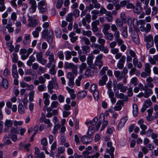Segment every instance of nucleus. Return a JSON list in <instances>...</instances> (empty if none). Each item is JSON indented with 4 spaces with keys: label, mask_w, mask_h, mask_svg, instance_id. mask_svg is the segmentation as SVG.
I'll list each match as a JSON object with an SVG mask.
<instances>
[{
    "label": "nucleus",
    "mask_w": 158,
    "mask_h": 158,
    "mask_svg": "<svg viewBox=\"0 0 158 158\" xmlns=\"http://www.w3.org/2000/svg\"><path fill=\"white\" fill-rule=\"evenodd\" d=\"M98 43L101 44L100 45L97 44H92L90 45L91 47L93 49H100L101 48H104V44L105 43L106 40L105 39L102 38H98Z\"/></svg>",
    "instance_id": "1"
},
{
    "label": "nucleus",
    "mask_w": 158,
    "mask_h": 158,
    "mask_svg": "<svg viewBox=\"0 0 158 158\" xmlns=\"http://www.w3.org/2000/svg\"><path fill=\"white\" fill-rule=\"evenodd\" d=\"M113 89L114 92H116L117 90L119 91V89H120V92L124 93L127 90V87L123 86L121 83H119L117 84L114 83L113 85Z\"/></svg>",
    "instance_id": "2"
},
{
    "label": "nucleus",
    "mask_w": 158,
    "mask_h": 158,
    "mask_svg": "<svg viewBox=\"0 0 158 158\" xmlns=\"http://www.w3.org/2000/svg\"><path fill=\"white\" fill-rule=\"evenodd\" d=\"M153 94V90L151 89H147L145 90L144 94L143 92H141L137 95V97L140 98L143 96L146 98H147L150 97V95Z\"/></svg>",
    "instance_id": "3"
},
{
    "label": "nucleus",
    "mask_w": 158,
    "mask_h": 158,
    "mask_svg": "<svg viewBox=\"0 0 158 158\" xmlns=\"http://www.w3.org/2000/svg\"><path fill=\"white\" fill-rule=\"evenodd\" d=\"M45 56L48 57L49 61L55 63L56 59H55L54 53L50 50L47 51L45 53Z\"/></svg>",
    "instance_id": "4"
},
{
    "label": "nucleus",
    "mask_w": 158,
    "mask_h": 158,
    "mask_svg": "<svg viewBox=\"0 0 158 158\" xmlns=\"http://www.w3.org/2000/svg\"><path fill=\"white\" fill-rule=\"evenodd\" d=\"M131 36L132 39L136 44H139L140 43L139 36L138 33L136 31L133 30L132 31Z\"/></svg>",
    "instance_id": "5"
},
{
    "label": "nucleus",
    "mask_w": 158,
    "mask_h": 158,
    "mask_svg": "<svg viewBox=\"0 0 158 158\" xmlns=\"http://www.w3.org/2000/svg\"><path fill=\"white\" fill-rule=\"evenodd\" d=\"M28 21L29 23L27 25L28 27H34L38 24V20L36 19H34L31 17H29Z\"/></svg>",
    "instance_id": "6"
},
{
    "label": "nucleus",
    "mask_w": 158,
    "mask_h": 158,
    "mask_svg": "<svg viewBox=\"0 0 158 158\" xmlns=\"http://www.w3.org/2000/svg\"><path fill=\"white\" fill-rule=\"evenodd\" d=\"M40 150L38 148H35L34 157L35 158H45V155L43 152H41L40 154Z\"/></svg>",
    "instance_id": "7"
},
{
    "label": "nucleus",
    "mask_w": 158,
    "mask_h": 158,
    "mask_svg": "<svg viewBox=\"0 0 158 158\" xmlns=\"http://www.w3.org/2000/svg\"><path fill=\"white\" fill-rule=\"evenodd\" d=\"M13 124V122L12 120L10 119H6L4 123L5 127L4 129L5 132H6L9 130V128L11 127Z\"/></svg>",
    "instance_id": "8"
},
{
    "label": "nucleus",
    "mask_w": 158,
    "mask_h": 158,
    "mask_svg": "<svg viewBox=\"0 0 158 158\" xmlns=\"http://www.w3.org/2000/svg\"><path fill=\"white\" fill-rule=\"evenodd\" d=\"M99 25V21L96 20L93 22L91 23L92 30L94 32H96L98 30L97 26Z\"/></svg>",
    "instance_id": "9"
},
{
    "label": "nucleus",
    "mask_w": 158,
    "mask_h": 158,
    "mask_svg": "<svg viewBox=\"0 0 158 158\" xmlns=\"http://www.w3.org/2000/svg\"><path fill=\"white\" fill-rule=\"evenodd\" d=\"M146 81L147 82V85L145 86V87L146 89H148V87L150 88H153L154 87V85L152 83L153 81V79L151 77H149L146 79Z\"/></svg>",
    "instance_id": "10"
},
{
    "label": "nucleus",
    "mask_w": 158,
    "mask_h": 158,
    "mask_svg": "<svg viewBox=\"0 0 158 158\" xmlns=\"http://www.w3.org/2000/svg\"><path fill=\"white\" fill-rule=\"evenodd\" d=\"M114 74L118 81H120L125 77L123 74L122 72L120 73L118 70L114 71Z\"/></svg>",
    "instance_id": "11"
},
{
    "label": "nucleus",
    "mask_w": 158,
    "mask_h": 158,
    "mask_svg": "<svg viewBox=\"0 0 158 158\" xmlns=\"http://www.w3.org/2000/svg\"><path fill=\"white\" fill-rule=\"evenodd\" d=\"M2 85L6 89L8 87V83L7 80L5 78H3L2 77H0V85Z\"/></svg>",
    "instance_id": "12"
},
{
    "label": "nucleus",
    "mask_w": 158,
    "mask_h": 158,
    "mask_svg": "<svg viewBox=\"0 0 158 158\" xmlns=\"http://www.w3.org/2000/svg\"><path fill=\"white\" fill-rule=\"evenodd\" d=\"M81 140L84 144H87L92 141V139L90 137L84 136L82 137Z\"/></svg>",
    "instance_id": "13"
},
{
    "label": "nucleus",
    "mask_w": 158,
    "mask_h": 158,
    "mask_svg": "<svg viewBox=\"0 0 158 158\" xmlns=\"http://www.w3.org/2000/svg\"><path fill=\"white\" fill-rule=\"evenodd\" d=\"M66 89L70 94L71 99L73 100L75 99L76 96L74 93V90L73 89L69 88L68 86H67Z\"/></svg>",
    "instance_id": "14"
},
{
    "label": "nucleus",
    "mask_w": 158,
    "mask_h": 158,
    "mask_svg": "<svg viewBox=\"0 0 158 158\" xmlns=\"http://www.w3.org/2000/svg\"><path fill=\"white\" fill-rule=\"evenodd\" d=\"M53 31L52 29H50L47 35V38L48 42L50 44L52 42V38L53 36Z\"/></svg>",
    "instance_id": "15"
},
{
    "label": "nucleus",
    "mask_w": 158,
    "mask_h": 158,
    "mask_svg": "<svg viewBox=\"0 0 158 158\" xmlns=\"http://www.w3.org/2000/svg\"><path fill=\"white\" fill-rule=\"evenodd\" d=\"M12 76L13 77L15 78H16L18 77L17 66L16 65L14 64L13 65L12 68Z\"/></svg>",
    "instance_id": "16"
},
{
    "label": "nucleus",
    "mask_w": 158,
    "mask_h": 158,
    "mask_svg": "<svg viewBox=\"0 0 158 158\" xmlns=\"http://www.w3.org/2000/svg\"><path fill=\"white\" fill-rule=\"evenodd\" d=\"M114 147H110L107 148L106 149V153L109 154L111 156V158H114Z\"/></svg>",
    "instance_id": "17"
},
{
    "label": "nucleus",
    "mask_w": 158,
    "mask_h": 158,
    "mask_svg": "<svg viewBox=\"0 0 158 158\" xmlns=\"http://www.w3.org/2000/svg\"><path fill=\"white\" fill-rule=\"evenodd\" d=\"M105 35V38L109 40H112L114 37L112 33H110L109 32L103 33Z\"/></svg>",
    "instance_id": "18"
},
{
    "label": "nucleus",
    "mask_w": 158,
    "mask_h": 158,
    "mask_svg": "<svg viewBox=\"0 0 158 158\" xmlns=\"http://www.w3.org/2000/svg\"><path fill=\"white\" fill-rule=\"evenodd\" d=\"M107 80V77L106 75L102 76L101 79L100 80L99 82V84L102 86L105 85L106 82Z\"/></svg>",
    "instance_id": "19"
},
{
    "label": "nucleus",
    "mask_w": 158,
    "mask_h": 158,
    "mask_svg": "<svg viewBox=\"0 0 158 158\" xmlns=\"http://www.w3.org/2000/svg\"><path fill=\"white\" fill-rule=\"evenodd\" d=\"M106 19L107 21L111 22L113 20V17L110 11H107L106 14Z\"/></svg>",
    "instance_id": "20"
},
{
    "label": "nucleus",
    "mask_w": 158,
    "mask_h": 158,
    "mask_svg": "<svg viewBox=\"0 0 158 158\" xmlns=\"http://www.w3.org/2000/svg\"><path fill=\"white\" fill-rule=\"evenodd\" d=\"M144 120L142 118L140 119L138 122V123L140 126V128L143 130H146L147 128V126L143 124Z\"/></svg>",
    "instance_id": "21"
},
{
    "label": "nucleus",
    "mask_w": 158,
    "mask_h": 158,
    "mask_svg": "<svg viewBox=\"0 0 158 158\" xmlns=\"http://www.w3.org/2000/svg\"><path fill=\"white\" fill-rule=\"evenodd\" d=\"M25 74L28 75H34V78L35 79H36L37 78V75L36 74L35 72L31 69H27L25 73Z\"/></svg>",
    "instance_id": "22"
},
{
    "label": "nucleus",
    "mask_w": 158,
    "mask_h": 158,
    "mask_svg": "<svg viewBox=\"0 0 158 158\" xmlns=\"http://www.w3.org/2000/svg\"><path fill=\"white\" fill-rule=\"evenodd\" d=\"M127 120V117H123L119 122L118 125V127L121 128L123 127L124 125Z\"/></svg>",
    "instance_id": "23"
},
{
    "label": "nucleus",
    "mask_w": 158,
    "mask_h": 158,
    "mask_svg": "<svg viewBox=\"0 0 158 158\" xmlns=\"http://www.w3.org/2000/svg\"><path fill=\"white\" fill-rule=\"evenodd\" d=\"M151 66L148 63H146L145 64L144 71L146 72L148 74V76L150 75L151 74Z\"/></svg>",
    "instance_id": "24"
},
{
    "label": "nucleus",
    "mask_w": 158,
    "mask_h": 158,
    "mask_svg": "<svg viewBox=\"0 0 158 158\" xmlns=\"http://www.w3.org/2000/svg\"><path fill=\"white\" fill-rule=\"evenodd\" d=\"M138 112V110L137 105L134 103L133 104V114L134 116H136Z\"/></svg>",
    "instance_id": "25"
},
{
    "label": "nucleus",
    "mask_w": 158,
    "mask_h": 158,
    "mask_svg": "<svg viewBox=\"0 0 158 158\" xmlns=\"http://www.w3.org/2000/svg\"><path fill=\"white\" fill-rule=\"evenodd\" d=\"M75 65L72 63H68L65 62L64 63V67L66 69L73 68L75 67Z\"/></svg>",
    "instance_id": "26"
},
{
    "label": "nucleus",
    "mask_w": 158,
    "mask_h": 158,
    "mask_svg": "<svg viewBox=\"0 0 158 158\" xmlns=\"http://www.w3.org/2000/svg\"><path fill=\"white\" fill-rule=\"evenodd\" d=\"M103 27L102 29L103 33H105L108 32V31L110 28V25L108 23H105L103 24Z\"/></svg>",
    "instance_id": "27"
},
{
    "label": "nucleus",
    "mask_w": 158,
    "mask_h": 158,
    "mask_svg": "<svg viewBox=\"0 0 158 158\" xmlns=\"http://www.w3.org/2000/svg\"><path fill=\"white\" fill-rule=\"evenodd\" d=\"M87 95V93L85 91L79 92L77 94V97L79 99H81L84 98Z\"/></svg>",
    "instance_id": "28"
},
{
    "label": "nucleus",
    "mask_w": 158,
    "mask_h": 158,
    "mask_svg": "<svg viewBox=\"0 0 158 158\" xmlns=\"http://www.w3.org/2000/svg\"><path fill=\"white\" fill-rule=\"evenodd\" d=\"M81 48L82 50L85 54L89 53L90 51V47L88 45H83Z\"/></svg>",
    "instance_id": "29"
},
{
    "label": "nucleus",
    "mask_w": 158,
    "mask_h": 158,
    "mask_svg": "<svg viewBox=\"0 0 158 158\" xmlns=\"http://www.w3.org/2000/svg\"><path fill=\"white\" fill-rule=\"evenodd\" d=\"M91 2L94 4V8L96 9H99L101 5L100 3H98L97 0H91Z\"/></svg>",
    "instance_id": "30"
},
{
    "label": "nucleus",
    "mask_w": 158,
    "mask_h": 158,
    "mask_svg": "<svg viewBox=\"0 0 158 158\" xmlns=\"http://www.w3.org/2000/svg\"><path fill=\"white\" fill-rule=\"evenodd\" d=\"M93 59L94 57L92 54H89L87 59V63L88 65H90L92 64Z\"/></svg>",
    "instance_id": "31"
},
{
    "label": "nucleus",
    "mask_w": 158,
    "mask_h": 158,
    "mask_svg": "<svg viewBox=\"0 0 158 158\" xmlns=\"http://www.w3.org/2000/svg\"><path fill=\"white\" fill-rule=\"evenodd\" d=\"M115 93V96L118 98L121 99H123L124 98L125 96L124 94L123 93H119V91L117 90H116V92H114Z\"/></svg>",
    "instance_id": "32"
},
{
    "label": "nucleus",
    "mask_w": 158,
    "mask_h": 158,
    "mask_svg": "<svg viewBox=\"0 0 158 158\" xmlns=\"http://www.w3.org/2000/svg\"><path fill=\"white\" fill-rule=\"evenodd\" d=\"M82 33L83 35L89 37H90L92 35V32L90 30L85 31L83 30L82 31Z\"/></svg>",
    "instance_id": "33"
},
{
    "label": "nucleus",
    "mask_w": 158,
    "mask_h": 158,
    "mask_svg": "<svg viewBox=\"0 0 158 158\" xmlns=\"http://www.w3.org/2000/svg\"><path fill=\"white\" fill-rule=\"evenodd\" d=\"M18 111L21 114H23L25 112V109L22 104H19L18 106Z\"/></svg>",
    "instance_id": "34"
},
{
    "label": "nucleus",
    "mask_w": 158,
    "mask_h": 158,
    "mask_svg": "<svg viewBox=\"0 0 158 158\" xmlns=\"http://www.w3.org/2000/svg\"><path fill=\"white\" fill-rule=\"evenodd\" d=\"M35 93V92L34 90H31L29 92L28 95L29 97V100L30 102H32L33 101Z\"/></svg>",
    "instance_id": "35"
},
{
    "label": "nucleus",
    "mask_w": 158,
    "mask_h": 158,
    "mask_svg": "<svg viewBox=\"0 0 158 158\" xmlns=\"http://www.w3.org/2000/svg\"><path fill=\"white\" fill-rule=\"evenodd\" d=\"M57 56L60 60H63L64 59V55L62 51H59L57 53Z\"/></svg>",
    "instance_id": "36"
},
{
    "label": "nucleus",
    "mask_w": 158,
    "mask_h": 158,
    "mask_svg": "<svg viewBox=\"0 0 158 158\" xmlns=\"http://www.w3.org/2000/svg\"><path fill=\"white\" fill-rule=\"evenodd\" d=\"M152 104L150 99H148L145 101L144 106L146 108H148L151 106L152 105Z\"/></svg>",
    "instance_id": "37"
},
{
    "label": "nucleus",
    "mask_w": 158,
    "mask_h": 158,
    "mask_svg": "<svg viewBox=\"0 0 158 158\" xmlns=\"http://www.w3.org/2000/svg\"><path fill=\"white\" fill-rule=\"evenodd\" d=\"M56 65L53 64L49 70V73L52 75H54L56 73V71L55 70Z\"/></svg>",
    "instance_id": "38"
},
{
    "label": "nucleus",
    "mask_w": 158,
    "mask_h": 158,
    "mask_svg": "<svg viewBox=\"0 0 158 158\" xmlns=\"http://www.w3.org/2000/svg\"><path fill=\"white\" fill-rule=\"evenodd\" d=\"M28 94H26L24 95V99L23 100V103L24 106V107L26 108H27V103L28 102Z\"/></svg>",
    "instance_id": "39"
},
{
    "label": "nucleus",
    "mask_w": 158,
    "mask_h": 158,
    "mask_svg": "<svg viewBox=\"0 0 158 158\" xmlns=\"http://www.w3.org/2000/svg\"><path fill=\"white\" fill-rule=\"evenodd\" d=\"M148 6H144L143 8L145 10V13L146 15H150L151 10L150 7H148Z\"/></svg>",
    "instance_id": "40"
},
{
    "label": "nucleus",
    "mask_w": 158,
    "mask_h": 158,
    "mask_svg": "<svg viewBox=\"0 0 158 158\" xmlns=\"http://www.w3.org/2000/svg\"><path fill=\"white\" fill-rule=\"evenodd\" d=\"M81 40L84 41L85 44L86 45H89L90 44V42L89 39L85 37H82L81 38Z\"/></svg>",
    "instance_id": "41"
},
{
    "label": "nucleus",
    "mask_w": 158,
    "mask_h": 158,
    "mask_svg": "<svg viewBox=\"0 0 158 158\" xmlns=\"http://www.w3.org/2000/svg\"><path fill=\"white\" fill-rule=\"evenodd\" d=\"M83 76L81 75L79 76L77 79L75 81V84L77 86H80L81 85L80 81L82 79Z\"/></svg>",
    "instance_id": "42"
},
{
    "label": "nucleus",
    "mask_w": 158,
    "mask_h": 158,
    "mask_svg": "<svg viewBox=\"0 0 158 158\" xmlns=\"http://www.w3.org/2000/svg\"><path fill=\"white\" fill-rule=\"evenodd\" d=\"M12 24H7L6 27V28H7L9 32H12L14 31V28L12 27Z\"/></svg>",
    "instance_id": "43"
},
{
    "label": "nucleus",
    "mask_w": 158,
    "mask_h": 158,
    "mask_svg": "<svg viewBox=\"0 0 158 158\" xmlns=\"http://www.w3.org/2000/svg\"><path fill=\"white\" fill-rule=\"evenodd\" d=\"M36 60L38 62L43 57L42 53L41 52H37L36 54Z\"/></svg>",
    "instance_id": "44"
},
{
    "label": "nucleus",
    "mask_w": 158,
    "mask_h": 158,
    "mask_svg": "<svg viewBox=\"0 0 158 158\" xmlns=\"http://www.w3.org/2000/svg\"><path fill=\"white\" fill-rule=\"evenodd\" d=\"M72 58V56L70 53V51H67L65 52V59L66 60H69Z\"/></svg>",
    "instance_id": "45"
},
{
    "label": "nucleus",
    "mask_w": 158,
    "mask_h": 158,
    "mask_svg": "<svg viewBox=\"0 0 158 158\" xmlns=\"http://www.w3.org/2000/svg\"><path fill=\"white\" fill-rule=\"evenodd\" d=\"M63 0H58L56 4V7L57 9L60 8L63 4Z\"/></svg>",
    "instance_id": "46"
},
{
    "label": "nucleus",
    "mask_w": 158,
    "mask_h": 158,
    "mask_svg": "<svg viewBox=\"0 0 158 158\" xmlns=\"http://www.w3.org/2000/svg\"><path fill=\"white\" fill-rule=\"evenodd\" d=\"M30 37V34L25 35L24 36V39L23 41V44H26L27 43V41L29 40Z\"/></svg>",
    "instance_id": "47"
},
{
    "label": "nucleus",
    "mask_w": 158,
    "mask_h": 158,
    "mask_svg": "<svg viewBox=\"0 0 158 158\" xmlns=\"http://www.w3.org/2000/svg\"><path fill=\"white\" fill-rule=\"evenodd\" d=\"M86 19H85V18H83L81 21H80L78 23L79 26V27H81L82 25V24H83V26H85V25H86Z\"/></svg>",
    "instance_id": "48"
},
{
    "label": "nucleus",
    "mask_w": 158,
    "mask_h": 158,
    "mask_svg": "<svg viewBox=\"0 0 158 158\" xmlns=\"http://www.w3.org/2000/svg\"><path fill=\"white\" fill-rule=\"evenodd\" d=\"M94 132V127L92 126H90L89 128L88 131L87 132V134L89 135H91L93 134Z\"/></svg>",
    "instance_id": "49"
},
{
    "label": "nucleus",
    "mask_w": 158,
    "mask_h": 158,
    "mask_svg": "<svg viewBox=\"0 0 158 158\" xmlns=\"http://www.w3.org/2000/svg\"><path fill=\"white\" fill-rule=\"evenodd\" d=\"M67 78L68 80H74L75 77L72 73L69 72L67 74Z\"/></svg>",
    "instance_id": "50"
},
{
    "label": "nucleus",
    "mask_w": 158,
    "mask_h": 158,
    "mask_svg": "<svg viewBox=\"0 0 158 158\" xmlns=\"http://www.w3.org/2000/svg\"><path fill=\"white\" fill-rule=\"evenodd\" d=\"M95 100H97L99 98V92L97 90L92 92Z\"/></svg>",
    "instance_id": "51"
},
{
    "label": "nucleus",
    "mask_w": 158,
    "mask_h": 158,
    "mask_svg": "<svg viewBox=\"0 0 158 158\" xmlns=\"http://www.w3.org/2000/svg\"><path fill=\"white\" fill-rule=\"evenodd\" d=\"M87 66L86 63H83L79 66L80 70L82 72L86 68Z\"/></svg>",
    "instance_id": "52"
},
{
    "label": "nucleus",
    "mask_w": 158,
    "mask_h": 158,
    "mask_svg": "<svg viewBox=\"0 0 158 158\" xmlns=\"http://www.w3.org/2000/svg\"><path fill=\"white\" fill-rule=\"evenodd\" d=\"M60 127V125L58 124H56L54 126L52 133L54 134H56Z\"/></svg>",
    "instance_id": "53"
},
{
    "label": "nucleus",
    "mask_w": 158,
    "mask_h": 158,
    "mask_svg": "<svg viewBox=\"0 0 158 158\" xmlns=\"http://www.w3.org/2000/svg\"><path fill=\"white\" fill-rule=\"evenodd\" d=\"M152 15L154 16L156 15L158 12V8L156 6H154L152 8Z\"/></svg>",
    "instance_id": "54"
},
{
    "label": "nucleus",
    "mask_w": 158,
    "mask_h": 158,
    "mask_svg": "<svg viewBox=\"0 0 158 158\" xmlns=\"http://www.w3.org/2000/svg\"><path fill=\"white\" fill-rule=\"evenodd\" d=\"M46 6V2L44 0H42L39 2L38 4V8L40 7H44Z\"/></svg>",
    "instance_id": "55"
},
{
    "label": "nucleus",
    "mask_w": 158,
    "mask_h": 158,
    "mask_svg": "<svg viewBox=\"0 0 158 158\" xmlns=\"http://www.w3.org/2000/svg\"><path fill=\"white\" fill-rule=\"evenodd\" d=\"M114 1H115V3L116 4V5H114V6L115 7V10H119L121 7V6L120 4L118 3L119 2L118 0H114Z\"/></svg>",
    "instance_id": "56"
},
{
    "label": "nucleus",
    "mask_w": 158,
    "mask_h": 158,
    "mask_svg": "<svg viewBox=\"0 0 158 158\" xmlns=\"http://www.w3.org/2000/svg\"><path fill=\"white\" fill-rule=\"evenodd\" d=\"M135 7V6L132 3H129V1L127 2V4L126 6V8L128 9H134Z\"/></svg>",
    "instance_id": "57"
},
{
    "label": "nucleus",
    "mask_w": 158,
    "mask_h": 158,
    "mask_svg": "<svg viewBox=\"0 0 158 158\" xmlns=\"http://www.w3.org/2000/svg\"><path fill=\"white\" fill-rule=\"evenodd\" d=\"M131 82L133 84L134 86L137 85L138 84L137 78L136 77H134L132 78L131 81Z\"/></svg>",
    "instance_id": "58"
},
{
    "label": "nucleus",
    "mask_w": 158,
    "mask_h": 158,
    "mask_svg": "<svg viewBox=\"0 0 158 158\" xmlns=\"http://www.w3.org/2000/svg\"><path fill=\"white\" fill-rule=\"evenodd\" d=\"M12 61L13 62L16 63L17 62L18 60V56L17 54L15 53H13Z\"/></svg>",
    "instance_id": "59"
},
{
    "label": "nucleus",
    "mask_w": 158,
    "mask_h": 158,
    "mask_svg": "<svg viewBox=\"0 0 158 158\" xmlns=\"http://www.w3.org/2000/svg\"><path fill=\"white\" fill-rule=\"evenodd\" d=\"M10 17L11 20L14 21H15L17 18V15L16 13L15 12H12L11 15Z\"/></svg>",
    "instance_id": "60"
},
{
    "label": "nucleus",
    "mask_w": 158,
    "mask_h": 158,
    "mask_svg": "<svg viewBox=\"0 0 158 158\" xmlns=\"http://www.w3.org/2000/svg\"><path fill=\"white\" fill-rule=\"evenodd\" d=\"M48 30L47 29H45L43 30L42 32V36L43 38H46L47 34L48 33Z\"/></svg>",
    "instance_id": "61"
},
{
    "label": "nucleus",
    "mask_w": 158,
    "mask_h": 158,
    "mask_svg": "<svg viewBox=\"0 0 158 158\" xmlns=\"http://www.w3.org/2000/svg\"><path fill=\"white\" fill-rule=\"evenodd\" d=\"M145 40L147 42L153 41V37L150 35L146 36L145 37Z\"/></svg>",
    "instance_id": "62"
},
{
    "label": "nucleus",
    "mask_w": 158,
    "mask_h": 158,
    "mask_svg": "<svg viewBox=\"0 0 158 158\" xmlns=\"http://www.w3.org/2000/svg\"><path fill=\"white\" fill-rule=\"evenodd\" d=\"M115 23L117 26L120 27H122L123 26V23L119 19H117L115 21Z\"/></svg>",
    "instance_id": "63"
},
{
    "label": "nucleus",
    "mask_w": 158,
    "mask_h": 158,
    "mask_svg": "<svg viewBox=\"0 0 158 158\" xmlns=\"http://www.w3.org/2000/svg\"><path fill=\"white\" fill-rule=\"evenodd\" d=\"M59 105V103L57 101H53L51 104V107L52 108H55L57 107Z\"/></svg>",
    "instance_id": "64"
}]
</instances>
